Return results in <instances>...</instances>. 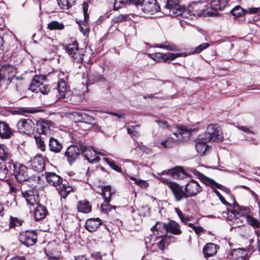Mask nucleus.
<instances>
[{
  "label": "nucleus",
  "instance_id": "nucleus-1",
  "mask_svg": "<svg viewBox=\"0 0 260 260\" xmlns=\"http://www.w3.org/2000/svg\"><path fill=\"white\" fill-rule=\"evenodd\" d=\"M45 177L47 181L52 185L57 187L60 197L66 198L69 193L72 191V188L66 184H62L61 178L53 172H46Z\"/></svg>",
  "mask_w": 260,
  "mask_h": 260
},
{
  "label": "nucleus",
  "instance_id": "nucleus-2",
  "mask_svg": "<svg viewBox=\"0 0 260 260\" xmlns=\"http://www.w3.org/2000/svg\"><path fill=\"white\" fill-rule=\"evenodd\" d=\"M12 157V156L11 157V161L10 162V169L7 170V172L0 171V173H3L4 175H6L9 173H11V171H13L14 175L18 182L26 181L28 178L27 168L23 165L13 164Z\"/></svg>",
  "mask_w": 260,
  "mask_h": 260
},
{
  "label": "nucleus",
  "instance_id": "nucleus-3",
  "mask_svg": "<svg viewBox=\"0 0 260 260\" xmlns=\"http://www.w3.org/2000/svg\"><path fill=\"white\" fill-rule=\"evenodd\" d=\"M66 52L75 62L80 63L83 60V51L78 46V43L75 41L64 47Z\"/></svg>",
  "mask_w": 260,
  "mask_h": 260
},
{
  "label": "nucleus",
  "instance_id": "nucleus-4",
  "mask_svg": "<svg viewBox=\"0 0 260 260\" xmlns=\"http://www.w3.org/2000/svg\"><path fill=\"white\" fill-rule=\"evenodd\" d=\"M223 138L222 133L219 127H215L213 124H209L207 131L201 136V139L205 141H221Z\"/></svg>",
  "mask_w": 260,
  "mask_h": 260
},
{
  "label": "nucleus",
  "instance_id": "nucleus-5",
  "mask_svg": "<svg viewBox=\"0 0 260 260\" xmlns=\"http://www.w3.org/2000/svg\"><path fill=\"white\" fill-rule=\"evenodd\" d=\"M45 79L43 75L35 76L32 80L29 89L33 92H37L39 91L43 94H47L50 91V87L48 85L43 83Z\"/></svg>",
  "mask_w": 260,
  "mask_h": 260
},
{
  "label": "nucleus",
  "instance_id": "nucleus-6",
  "mask_svg": "<svg viewBox=\"0 0 260 260\" xmlns=\"http://www.w3.org/2000/svg\"><path fill=\"white\" fill-rule=\"evenodd\" d=\"M16 73L15 68L11 65L4 64L0 69V85L2 83L9 84L15 77Z\"/></svg>",
  "mask_w": 260,
  "mask_h": 260
},
{
  "label": "nucleus",
  "instance_id": "nucleus-7",
  "mask_svg": "<svg viewBox=\"0 0 260 260\" xmlns=\"http://www.w3.org/2000/svg\"><path fill=\"white\" fill-rule=\"evenodd\" d=\"M12 154L7 147L3 144L0 145V171H7L10 169L11 157Z\"/></svg>",
  "mask_w": 260,
  "mask_h": 260
},
{
  "label": "nucleus",
  "instance_id": "nucleus-8",
  "mask_svg": "<svg viewBox=\"0 0 260 260\" xmlns=\"http://www.w3.org/2000/svg\"><path fill=\"white\" fill-rule=\"evenodd\" d=\"M140 9L148 14L152 15L158 12L160 7L157 5L156 0H143L141 3L139 2Z\"/></svg>",
  "mask_w": 260,
  "mask_h": 260
},
{
  "label": "nucleus",
  "instance_id": "nucleus-9",
  "mask_svg": "<svg viewBox=\"0 0 260 260\" xmlns=\"http://www.w3.org/2000/svg\"><path fill=\"white\" fill-rule=\"evenodd\" d=\"M82 144L69 146L65 152V156L67 158L69 163L72 165L81 154Z\"/></svg>",
  "mask_w": 260,
  "mask_h": 260
},
{
  "label": "nucleus",
  "instance_id": "nucleus-10",
  "mask_svg": "<svg viewBox=\"0 0 260 260\" xmlns=\"http://www.w3.org/2000/svg\"><path fill=\"white\" fill-rule=\"evenodd\" d=\"M19 238L21 242L28 247L37 242V233L35 230H27L21 233Z\"/></svg>",
  "mask_w": 260,
  "mask_h": 260
},
{
  "label": "nucleus",
  "instance_id": "nucleus-11",
  "mask_svg": "<svg viewBox=\"0 0 260 260\" xmlns=\"http://www.w3.org/2000/svg\"><path fill=\"white\" fill-rule=\"evenodd\" d=\"M21 193L29 208L39 204V195L36 189L32 188L24 190L22 191Z\"/></svg>",
  "mask_w": 260,
  "mask_h": 260
},
{
  "label": "nucleus",
  "instance_id": "nucleus-12",
  "mask_svg": "<svg viewBox=\"0 0 260 260\" xmlns=\"http://www.w3.org/2000/svg\"><path fill=\"white\" fill-rule=\"evenodd\" d=\"M17 127L19 132L29 135L34 132L35 123L30 119H23L17 122Z\"/></svg>",
  "mask_w": 260,
  "mask_h": 260
},
{
  "label": "nucleus",
  "instance_id": "nucleus-13",
  "mask_svg": "<svg viewBox=\"0 0 260 260\" xmlns=\"http://www.w3.org/2000/svg\"><path fill=\"white\" fill-rule=\"evenodd\" d=\"M186 198L196 196L202 191V188L199 182L194 180H191L185 185Z\"/></svg>",
  "mask_w": 260,
  "mask_h": 260
},
{
  "label": "nucleus",
  "instance_id": "nucleus-14",
  "mask_svg": "<svg viewBox=\"0 0 260 260\" xmlns=\"http://www.w3.org/2000/svg\"><path fill=\"white\" fill-rule=\"evenodd\" d=\"M176 128L177 131L174 133V135L177 138L178 141H185L189 139L192 132L191 128L179 125Z\"/></svg>",
  "mask_w": 260,
  "mask_h": 260
},
{
  "label": "nucleus",
  "instance_id": "nucleus-15",
  "mask_svg": "<svg viewBox=\"0 0 260 260\" xmlns=\"http://www.w3.org/2000/svg\"><path fill=\"white\" fill-rule=\"evenodd\" d=\"M96 153L93 148L87 147L82 144L81 154L88 162L93 164L100 161V157L96 155Z\"/></svg>",
  "mask_w": 260,
  "mask_h": 260
},
{
  "label": "nucleus",
  "instance_id": "nucleus-16",
  "mask_svg": "<svg viewBox=\"0 0 260 260\" xmlns=\"http://www.w3.org/2000/svg\"><path fill=\"white\" fill-rule=\"evenodd\" d=\"M52 122L49 120L41 119L36 123V130L39 135L49 136L51 134L50 127Z\"/></svg>",
  "mask_w": 260,
  "mask_h": 260
},
{
  "label": "nucleus",
  "instance_id": "nucleus-17",
  "mask_svg": "<svg viewBox=\"0 0 260 260\" xmlns=\"http://www.w3.org/2000/svg\"><path fill=\"white\" fill-rule=\"evenodd\" d=\"M29 163L31 168L36 172H41L45 169L44 160L41 155H37L31 158Z\"/></svg>",
  "mask_w": 260,
  "mask_h": 260
},
{
  "label": "nucleus",
  "instance_id": "nucleus-18",
  "mask_svg": "<svg viewBox=\"0 0 260 260\" xmlns=\"http://www.w3.org/2000/svg\"><path fill=\"white\" fill-rule=\"evenodd\" d=\"M181 0H167L165 7L173 11L174 14L178 16L182 15L183 12V9L179 5Z\"/></svg>",
  "mask_w": 260,
  "mask_h": 260
},
{
  "label": "nucleus",
  "instance_id": "nucleus-19",
  "mask_svg": "<svg viewBox=\"0 0 260 260\" xmlns=\"http://www.w3.org/2000/svg\"><path fill=\"white\" fill-rule=\"evenodd\" d=\"M169 188L173 192L176 201H180L183 198H186V191H184L182 187L177 183L170 184Z\"/></svg>",
  "mask_w": 260,
  "mask_h": 260
},
{
  "label": "nucleus",
  "instance_id": "nucleus-20",
  "mask_svg": "<svg viewBox=\"0 0 260 260\" xmlns=\"http://www.w3.org/2000/svg\"><path fill=\"white\" fill-rule=\"evenodd\" d=\"M48 214V212L46 207L40 204L37 205L34 212V216L36 220L39 221L43 219Z\"/></svg>",
  "mask_w": 260,
  "mask_h": 260
},
{
  "label": "nucleus",
  "instance_id": "nucleus-21",
  "mask_svg": "<svg viewBox=\"0 0 260 260\" xmlns=\"http://www.w3.org/2000/svg\"><path fill=\"white\" fill-rule=\"evenodd\" d=\"M230 258L232 260H247V253L242 248L234 249L230 253Z\"/></svg>",
  "mask_w": 260,
  "mask_h": 260
},
{
  "label": "nucleus",
  "instance_id": "nucleus-22",
  "mask_svg": "<svg viewBox=\"0 0 260 260\" xmlns=\"http://www.w3.org/2000/svg\"><path fill=\"white\" fill-rule=\"evenodd\" d=\"M102 224V220L99 218H89L86 221L85 226L90 232L95 231L99 226Z\"/></svg>",
  "mask_w": 260,
  "mask_h": 260
},
{
  "label": "nucleus",
  "instance_id": "nucleus-23",
  "mask_svg": "<svg viewBox=\"0 0 260 260\" xmlns=\"http://www.w3.org/2000/svg\"><path fill=\"white\" fill-rule=\"evenodd\" d=\"M207 6L206 2H202L200 1L193 2L189 7V10L191 11L192 9V14L195 15L202 13L204 12L207 9Z\"/></svg>",
  "mask_w": 260,
  "mask_h": 260
},
{
  "label": "nucleus",
  "instance_id": "nucleus-24",
  "mask_svg": "<svg viewBox=\"0 0 260 260\" xmlns=\"http://www.w3.org/2000/svg\"><path fill=\"white\" fill-rule=\"evenodd\" d=\"M196 174L199 176L201 178V181L207 185L210 186L213 188L216 187L220 190H223L225 188L224 186L216 182L214 180L204 176L200 172H197Z\"/></svg>",
  "mask_w": 260,
  "mask_h": 260
},
{
  "label": "nucleus",
  "instance_id": "nucleus-25",
  "mask_svg": "<svg viewBox=\"0 0 260 260\" xmlns=\"http://www.w3.org/2000/svg\"><path fill=\"white\" fill-rule=\"evenodd\" d=\"M12 130L5 121H0V137L3 139H9L12 135Z\"/></svg>",
  "mask_w": 260,
  "mask_h": 260
},
{
  "label": "nucleus",
  "instance_id": "nucleus-26",
  "mask_svg": "<svg viewBox=\"0 0 260 260\" xmlns=\"http://www.w3.org/2000/svg\"><path fill=\"white\" fill-rule=\"evenodd\" d=\"M180 174L184 175L185 171L181 167H177L163 171L158 174L159 175H168L171 176L174 179H178L180 177Z\"/></svg>",
  "mask_w": 260,
  "mask_h": 260
},
{
  "label": "nucleus",
  "instance_id": "nucleus-27",
  "mask_svg": "<svg viewBox=\"0 0 260 260\" xmlns=\"http://www.w3.org/2000/svg\"><path fill=\"white\" fill-rule=\"evenodd\" d=\"M166 223H162L156 222V224L151 228V230L153 232H156L154 233L157 237H163L167 232Z\"/></svg>",
  "mask_w": 260,
  "mask_h": 260
},
{
  "label": "nucleus",
  "instance_id": "nucleus-28",
  "mask_svg": "<svg viewBox=\"0 0 260 260\" xmlns=\"http://www.w3.org/2000/svg\"><path fill=\"white\" fill-rule=\"evenodd\" d=\"M236 206H237V209L240 210L241 216H236L232 222L234 226L239 227L243 223L242 219H241L240 217L245 218L246 216H245L244 213L247 211L248 209L245 207H240L238 204L234 205V208H235Z\"/></svg>",
  "mask_w": 260,
  "mask_h": 260
},
{
  "label": "nucleus",
  "instance_id": "nucleus-29",
  "mask_svg": "<svg viewBox=\"0 0 260 260\" xmlns=\"http://www.w3.org/2000/svg\"><path fill=\"white\" fill-rule=\"evenodd\" d=\"M166 225L167 226L168 233H170L175 235H180L182 233L179 224L173 220L167 223Z\"/></svg>",
  "mask_w": 260,
  "mask_h": 260
},
{
  "label": "nucleus",
  "instance_id": "nucleus-30",
  "mask_svg": "<svg viewBox=\"0 0 260 260\" xmlns=\"http://www.w3.org/2000/svg\"><path fill=\"white\" fill-rule=\"evenodd\" d=\"M57 88L55 89V93L58 99H63L67 92L66 83L64 80H61L59 81L57 84Z\"/></svg>",
  "mask_w": 260,
  "mask_h": 260
},
{
  "label": "nucleus",
  "instance_id": "nucleus-31",
  "mask_svg": "<svg viewBox=\"0 0 260 260\" xmlns=\"http://www.w3.org/2000/svg\"><path fill=\"white\" fill-rule=\"evenodd\" d=\"M49 147L50 151L54 153H58L62 149V145L57 139L50 137L49 142Z\"/></svg>",
  "mask_w": 260,
  "mask_h": 260
},
{
  "label": "nucleus",
  "instance_id": "nucleus-32",
  "mask_svg": "<svg viewBox=\"0 0 260 260\" xmlns=\"http://www.w3.org/2000/svg\"><path fill=\"white\" fill-rule=\"evenodd\" d=\"M203 251L205 257L212 256L217 252L216 245L212 243H208L204 246Z\"/></svg>",
  "mask_w": 260,
  "mask_h": 260
},
{
  "label": "nucleus",
  "instance_id": "nucleus-33",
  "mask_svg": "<svg viewBox=\"0 0 260 260\" xmlns=\"http://www.w3.org/2000/svg\"><path fill=\"white\" fill-rule=\"evenodd\" d=\"M75 116L79 117L78 121L91 124L95 121L94 118L91 115L84 112H77L75 113Z\"/></svg>",
  "mask_w": 260,
  "mask_h": 260
},
{
  "label": "nucleus",
  "instance_id": "nucleus-34",
  "mask_svg": "<svg viewBox=\"0 0 260 260\" xmlns=\"http://www.w3.org/2000/svg\"><path fill=\"white\" fill-rule=\"evenodd\" d=\"M140 0H114V8L118 10L126 5L133 4L138 6Z\"/></svg>",
  "mask_w": 260,
  "mask_h": 260
},
{
  "label": "nucleus",
  "instance_id": "nucleus-35",
  "mask_svg": "<svg viewBox=\"0 0 260 260\" xmlns=\"http://www.w3.org/2000/svg\"><path fill=\"white\" fill-rule=\"evenodd\" d=\"M227 4V0H212L210 3V6L212 9L217 11L224 9Z\"/></svg>",
  "mask_w": 260,
  "mask_h": 260
},
{
  "label": "nucleus",
  "instance_id": "nucleus-36",
  "mask_svg": "<svg viewBox=\"0 0 260 260\" xmlns=\"http://www.w3.org/2000/svg\"><path fill=\"white\" fill-rule=\"evenodd\" d=\"M155 47L160 48L172 51H178L180 50V49L178 46H176L172 43L167 41L165 42L163 44H156L155 45Z\"/></svg>",
  "mask_w": 260,
  "mask_h": 260
},
{
  "label": "nucleus",
  "instance_id": "nucleus-37",
  "mask_svg": "<svg viewBox=\"0 0 260 260\" xmlns=\"http://www.w3.org/2000/svg\"><path fill=\"white\" fill-rule=\"evenodd\" d=\"M77 208L79 212L88 213L91 211V206L89 202L86 201H80L78 202Z\"/></svg>",
  "mask_w": 260,
  "mask_h": 260
},
{
  "label": "nucleus",
  "instance_id": "nucleus-38",
  "mask_svg": "<svg viewBox=\"0 0 260 260\" xmlns=\"http://www.w3.org/2000/svg\"><path fill=\"white\" fill-rule=\"evenodd\" d=\"M111 191V187L110 185L104 186L102 188L101 195L102 196L104 201L106 202L111 201V197L112 194Z\"/></svg>",
  "mask_w": 260,
  "mask_h": 260
},
{
  "label": "nucleus",
  "instance_id": "nucleus-39",
  "mask_svg": "<svg viewBox=\"0 0 260 260\" xmlns=\"http://www.w3.org/2000/svg\"><path fill=\"white\" fill-rule=\"evenodd\" d=\"M236 216H241L240 210H228V212H223V216L225 217L227 220H229L232 222L233 221Z\"/></svg>",
  "mask_w": 260,
  "mask_h": 260
},
{
  "label": "nucleus",
  "instance_id": "nucleus-40",
  "mask_svg": "<svg viewBox=\"0 0 260 260\" xmlns=\"http://www.w3.org/2000/svg\"><path fill=\"white\" fill-rule=\"evenodd\" d=\"M57 1L61 9L68 10L75 4L76 0H57Z\"/></svg>",
  "mask_w": 260,
  "mask_h": 260
},
{
  "label": "nucleus",
  "instance_id": "nucleus-41",
  "mask_svg": "<svg viewBox=\"0 0 260 260\" xmlns=\"http://www.w3.org/2000/svg\"><path fill=\"white\" fill-rule=\"evenodd\" d=\"M206 141H199L197 142L196 144V149L198 152V153L202 155H204L207 150V149L209 148V146L207 145L206 143Z\"/></svg>",
  "mask_w": 260,
  "mask_h": 260
},
{
  "label": "nucleus",
  "instance_id": "nucleus-42",
  "mask_svg": "<svg viewBox=\"0 0 260 260\" xmlns=\"http://www.w3.org/2000/svg\"><path fill=\"white\" fill-rule=\"evenodd\" d=\"M64 24L57 21H52L48 24V28L50 30H61L64 28Z\"/></svg>",
  "mask_w": 260,
  "mask_h": 260
},
{
  "label": "nucleus",
  "instance_id": "nucleus-43",
  "mask_svg": "<svg viewBox=\"0 0 260 260\" xmlns=\"http://www.w3.org/2000/svg\"><path fill=\"white\" fill-rule=\"evenodd\" d=\"M175 141L173 138L169 137L160 142V145L165 148L172 147L175 144Z\"/></svg>",
  "mask_w": 260,
  "mask_h": 260
},
{
  "label": "nucleus",
  "instance_id": "nucleus-44",
  "mask_svg": "<svg viewBox=\"0 0 260 260\" xmlns=\"http://www.w3.org/2000/svg\"><path fill=\"white\" fill-rule=\"evenodd\" d=\"M245 218L248 223L254 228H258L260 226V223L258 220L250 215H246Z\"/></svg>",
  "mask_w": 260,
  "mask_h": 260
},
{
  "label": "nucleus",
  "instance_id": "nucleus-45",
  "mask_svg": "<svg viewBox=\"0 0 260 260\" xmlns=\"http://www.w3.org/2000/svg\"><path fill=\"white\" fill-rule=\"evenodd\" d=\"M110 202H106L104 201V203L101 205V210L106 213L110 212L112 209H115L116 206H111L109 204Z\"/></svg>",
  "mask_w": 260,
  "mask_h": 260
},
{
  "label": "nucleus",
  "instance_id": "nucleus-46",
  "mask_svg": "<svg viewBox=\"0 0 260 260\" xmlns=\"http://www.w3.org/2000/svg\"><path fill=\"white\" fill-rule=\"evenodd\" d=\"M231 13L232 15L236 17L241 16L246 12L243 9V8L239 6H236L231 10Z\"/></svg>",
  "mask_w": 260,
  "mask_h": 260
},
{
  "label": "nucleus",
  "instance_id": "nucleus-47",
  "mask_svg": "<svg viewBox=\"0 0 260 260\" xmlns=\"http://www.w3.org/2000/svg\"><path fill=\"white\" fill-rule=\"evenodd\" d=\"M148 56L156 62H160L162 61V53H149Z\"/></svg>",
  "mask_w": 260,
  "mask_h": 260
},
{
  "label": "nucleus",
  "instance_id": "nucleus-48",
  "mask_svg": "<svg viewBox=\"0 0 260 260\" xmlns=\"http://www.w3.org/2000/svg\"><path fill=\"white\" fill-rule=\"evenodd\" d=\"M36 144L37 147L39 148L41 151H45L46 150V145L44 141H43L41 138L37 136H35Z\"/></svg>",
  "mask_w": 260,
  "mask_h": 260
},
{
  "label": "nucleus",
  "instance_id": "nucleus-49",
  "mask_svg": "<svg viewBox=\"0 0 260 260\" xmlns=\"http://www.w3.org/2000/svg\"><path fill=\"white\" fill-rule=\"evenodd\" d=\"M140 127V125H132L127 128V133L131 135L132 137H137L139 135V132L137 131V128Z\"/></svg>",
  "mask_w": 260,
  "mask_h": 260
},
{
  "label": "nucleus",
  "instance_id": "nucleus-50",
  "mask_svg": "<svg viewBox=\"0 0 260 260\" xmlns=\"http://www.w3.org/2000/svg\"><path fill=\"white\" fill-rule=\"evenodd\" d=\"M130 179L135 181V183L143 188H146L148 186V183L145 180L142 179H137L134 177H131Z\"/></svg>",
  "mask_w": 260,
  "mask_h": 260
},
{
  "label": "nucleus",
  "instance_id": "nucleus-51",
  "mask_svg": "<svg viewBox=\"0 0 260 260\" xmlns=\"http://www.w3.org/2000/svg\"><path fill=\"white\" fill-rule=\"evenodd\" d=\"M169 244L168 239L164 236L162 237L161 240L158 242L157 246L160 250L163 251Z\"/></svg>",
  "mask_w": 260,
  "mask_h": 260
},
{
  "label": "nucleus",
  "instance_id": "nucleus-52",
  "mask_svg": "<svg viewBox=\"0 0 260 260\" xmlns=\"http://www.w3.org/2000/svg\"><path fill=\"white\" fill-rule=\"evenodd\" d=\"M104 160L110 166V167L115 171L120 172L121 168L116 165L113 160H110L108 158L105 157Z\"/></svg>",
  "mask_w": 260,
  "mask_h": 260
},
{
  "label": "nucleus",
  "instance_id": "nucleus-53",
  "mask_svg": "<svg viewBox=\"0 0 260 260\" xmlns=\"http://www.w3.org/2000/svg\"><path fill=\"white\" fill-rule=\"evenodd\" d=\"M188 225L189 227L192 228L198 236L201 235L204 232V229L201 226H195L192 223H189Z\"/></svg>",
  "mask_w": 260,
  "mask_h": 260
},
{
  "label": "nucleus",
  "instance_id": "nucleus-54",
  "mask_svg": "<svg viewBox=\"0 0 260 260\" xmlns=\"http://www.w3.org/2000/svg\"><path fill=\"white\" fill-rule=\"evenodd\" d=\"M90 78L92 80V83L105 80V78L103 76L98 73H93L92 75L90 76Z\"/></svg>",
  "mask_w": 260,
  "mask_h": 260
},
{
  "label": "nucleus",
  "instance_id": "nucleus-55",
  "mask_svg": "<svg viewBox=\"0 0 260 260\" xmlns=\"http://www.w3.org/2000/svg\"><path fill=\"white\" fill-rule=\"evenodd\" d=\"M88 6L87 4L84 3L83 4V11L84 14V23H85L86 24H88V20H89V15L88 13Z\"/></svg>",
  "mask_w": 260,
  "mask_h": 260
},
{
  "label": "nucleus",
  "instance_id": "nucleus-56",
  "mask_svg": "<svg viewBox=\"0 0 260 260\" xmlns=\"http://www.w3.org/2000/svg\"><path fill=\"white\" fill-rule=\"evenodd\" d=\"M173 60L172 53H162V61L166 63H170Z\"/></svg>",
  "mask_w": 260,
  "mask_h": 260
},
{
  "label": "nucleus",
  "instance_id": "nucleus-57",
  "mask_svg": "<svg viewBox=\"0 0 260 260\" xmlns=\"http://www.w3.org/2000/svg\"><path fill=\"white\" fill-rule=\"evenodd\" d=\"M21 221L19 220L17 218L11 217L10 221V227L15 228L21 225Z\"/></svg>",
  "mask_w": 260,
  "mask_h": 260
},
{
  "label": "nucleus",
  "instance_id": "nucleus-58",
  "mask_svg": "<svg viewBox=\"0 0 260 260\" xmlns=\"http://www.w3.org/2000/svg\"><path fill=\"white\" fill-rule=\"evenodd\" d=\"M210 45L208 43H203L199 46H197L194 49V52L196 53H199L205 49L208 48Z\"/></svg>",
  "mask_w": 260,
  "mask_h": 260
},
{
  "label": "nucleus",
  "instance_id": "nucleus-59",
  "mask_svg": "<svg viewBox=\"0 0 260 260\" xmlns=\"http://www.w3.org/2000/svg\"><path fill=\"white\" fill-rule=\"evenodd\" d=\"M246 13L257 14L260 13V7L259 8H248L245 10Z\"/></svg>",
  "mask_w": 260,
  "mask_h": 260
},
{
  "label": "nucleus",
  "instance_id": "nucleus-60",
  "mask_svg": "<svg viewBox=\"0 0 260 260\" xmlns=\"http://www.w3.org/2000/svg\"><path fill=\"white\" fill-rule=\"evenodd\" d=\"M127 15L120 14L113 18L115 22H120L126 20Z\"/></svg>",
  "mask_w": 260,
  "mask_h": 260
},
{
  "label": "nucleus",
  "instance_id": "nucleus-61",
  "mask_svg": "<svg viewBox=\"0 0 260 260\" xmlns=\"http://www.w3.org/2000/svg\"><path fill=\"white\" fill-rule=\"evenodd\" d=\"M79 26L81 32L85 35L86 31H88L89 29L88 24L83 22L80 24Z\"/></svg>",
  "mask_w": 260,
  "mask_h": 260
},
{
  "label": "nucleus",
  "instance_id": "nucleus-62",
  "mask_svg": "<svg viewBox=\"0 0 260 260\" xmlns=\"http://www.w3.org/2000/svg\"><path fill=\"white\" fill-rule=\"evenodd\" d=\"M157 179L161 181L162 183L168 185V187H169V184L171 183H174L175 182H171L169 179L166 178L164 177H162L161 176L157 177Z\"/></svg>",
  "mask_w": 260,
  "mask_h": 260
},
{
  "label": "nucleus",
  "instance_id": "nucleus-63",
  "mask_svg": "<svg viewBox=\"0 0 260 260\" xmlns=\"http://www.w3.org/2000/svg\"><path fill=\"white\" fill-rule=\"evenodd\" d=\"M157 122L159 126L162 128H166L169 126L168 123L165 120H157Z\"/></svg>",
  "mask_w": 260,
  "mask_h": 260
},
{
  "label": "nucleus",
  "instance_id": "nucleus-64",
  "mask_svg": "<svg viewBox=\"0 0 260 260\" xmlns=\"http://www.w3.org/2000/svg\"><path fill=\"white\" fill-rule=\"evenodd\" d=\"M91 126L89 127V129L94 131V132H99L101 130L100 127L96 123L95 121H94L92 124H90Z\"/></svg>",
  "mask_w": 260,
  "mask_h": 260
}]
</instances>
